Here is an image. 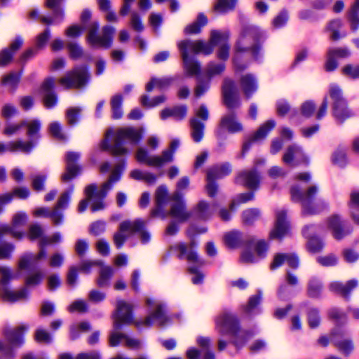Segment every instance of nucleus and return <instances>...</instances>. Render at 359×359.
I'll return each mask as SVG.
<instances>
[{
	"mask_svg": "<svg viewBox=\"0 0 359 359\" xmlns=\"http://www.w3.org/2000/svg\"><path fill=\"white\" fill-rule=\"evenodd\" d=\"M147 304L151 310L149 315L142 320H134L133 317V305L124 300H118L116 309L113 313V330L109 336V345L116 346L123 344L132 350H139L143 347V343L138 339L121 333L119 330L126 325L134 323L136 327H147L154 325H166L170 318L165 313L164 304L154 299L147 298Z\"/></svg>",
	"mask_w": 359,
	"mask_h": 359,
	"instance_id": "obj_1",
	"label": "nucleus"
},
{
	"mask_svg": "<svg viewBox=\"0 0 359 359\" xmlns=\"http://www.w3.org/2000/svg\"><path fill=\"white\" fill-rule=\"evenodd\" d=\"M311 179L309 173H299L295 176L294 182L290 187L292 200L301 203L302 213L305 215L318 214L329 207L325 198H316L319 188L316 184L308 186Z\"/></svg>",
	"mask_w": 359,
	"mask_h": 359,
	"instance_id": "obj_2",
	"label": "nucleus"
},
{
	"mask_svg": "<svg viewBox=\"0 0 359 359\" xmlns=\"http://www.w3.org/2000/svg\"><path fill=\"white\" fill-rule=\"evenodd\" d=\"M155 203L156 208L151 212L153 216L165 218L170 215L179 222H184L191 217V213L186 210L183 196L178 191L170 196L165 185H161L156 189Z\"/></svg>",
	"mask_w": 359,
	"mask_h": 359,
	"instance_id": "obj_3",
	"label": "nucleus"
},
{
	"mask_svg": "<svg viewBox=\"0 0 359 359\" xmlns=\"http://www.w3.org/2000/svg\"><path fill=\"white\" fill-rule=\"evenodd\" d=\"M259 31L254 26L242 27L236 42L234 45L233 62L236 70H242L247 67L248 63L243 61V57L249 53L255 60L262 56V48L258 43Z\"/></svg>",
	"mask_w": 359,
	"mask_h": 359,
	"instance_id": "obj_4",
	"label": "nucleus"
},
{
	"mask_svg": "<svg viewBox=\"0 0 359 359\" xmlns=\"http://www.w3.org/2000/svg\"><path fill=\"white\" fill-rule=\"evenodd\" d=\"M144 129L133 127L121 128L116 130L109 129L104 139L100 143L99 149L102 151L108 150L114 156H122L128 152L124 144L128 142L137 144L142 139Z\"/></svg>",
	"mask_w": 359,
	"mask_h": 359,
	"instance_id": "obj_5",
	"label": "nucleus"
},
{
	"mask_svg": "<svg viewBox=\"0 0 359 359\" xmlns=\"http://www.w3.org/2000/svg\"><path fill=\"white\" fill-rule=\"evenodd\" d=\"M126 162L123 161L117 164L111 170L109 181L104 183L100 188L95 184H90L85 189L86 199L82 200L78 207V210L83 212L86 210L88 203L90 204V209L93 212L103 209L105 206L103 199L107 192L111 189V183L118 181L121 172L125 169Z\"/></svg>",
	"mask_w": 359,
	"mask_h": 359,
	"instance_id": "obj_6",
	"label": "nucleus"
},
{
	"mask_svg": "<svg viewBox=\"0 0 359 359\" xmlns=\"http://www.w3.org/2000/svg\"><path fill=\"white\" fill-rule=\"evenodd\" d=\"M216 328L222 334H229L233 337V344L236 347L243 346L247 338L251 335L239 329L237 318L232 313H223L219 315L215 320Z\"/></svg>",
	"mask_w": 359,
	"mask_h": 359,
	"instance_id": "obj_7",
	"label": "nucleus"
},
{
	"mask_svg": "<svg viewBox=\"0 0 359 359\" xmlns=\"http://www.w3.org/2000/svg\"><path fill=\"white\" fill-rule=\"evenodd\" d=\"M179 145V140H172L170 147L164 150L161 155H150L147 149L139 148L136 153V159L138 162L151 167H162L165 164L173 161L174 154Z\"/></svg>",
	"mask_w": 359,
	"mask_h": 359,
	"instance_id": "obj_8",
	"label": "nucleus"
},
{
	"mask_svg": "<svg viewBox=\"0 0 359 359\" xmlns=\"http://www.w3.org/2000/svg\"><path fill=\"white\" fill-rule=\"evenodd\" d=\"M144 222L140 219L134 221H124L120 224L119 231L115 233L114 241L116 246L120 248L125 241L132 234L137 232L140 233V239L143 243L150 240V234L144 230Z\"/></svg>",
	"mask_w": 359,
	"mask_h": 359,
	"instance_id": "obj_9",
	"label": "nucleus"
},
{
	"mask_svg": "<svg viewBox=\"0 0 359 359\" xmlns=\"http://www.w3.org/2000/svg\"><path fill=\"white\" fill-rule=\"evenodd\" d=\"M99 24L97 22H93L90 25L87 36L88 43L94 47L104 48L110 47L115 33V28L110 25L104 26L102 29L101 35L97 34Z\"/></svg>",
	"mask_w": 359,
	"mask_h": 359,
	"instance_id": "obj_10",
	"label": "nucleus"
},
{
	"mask_svg": "<svg viewBox=\"0 0 359 359\" xmlns=\"http://www.w3.org/2000/svg\"><path fill=\"white\" fill-rule=\"evenodd\" d=\"M171 250L179 252L178 256L180 258H186L189 262H194L196 265L189 266V271L191 274V281L195 285L202 283L204 276L198 270V265H201L202 262L198 260L196 253L189 249L185 244L179 243L171 247Z\"/></svg>",
	"mask_w": 359,
	"mask_h": 359,
	"instance_id": "obj_11",
	"label": "nucleus"
},
{
	"mask_svg": "<svg viewBox=\"0 0 359 359\" xmlns=\"http://www.w3.org/2000/svg\"><path fill=\"white\" fill-rule=\"evenodd\" d=\"M329 94L333 101L332 110L334 117L340 121L350 117L352 113L342 96L341 88L336 84H332L330 86Z\"/></svg>",
	"mask_w": 359,
	"mask_h": 359,
	"instance_id": "obj_12",
	"label": "nucleus"
},
{
	"mask_svg": "<svg viewBox=\"0 0 359 359\" xmlns=\"http://www.w3.org/2000/svg\"><path fill=\"white\" fill-rule=\"evenodd\" d=\"M87 79V69L82 67L67 73L60 79V83L65 88H79L86 83Z\"/></svg>",
	"mask_w": 359,
	"mask_h": 359,
	"instance_id": "obj_13",
	"label": "nucleus"
},
{
	"mask_svg": "<svg viewBox=\"0 0 359 359\" xmlns=\"http://www.w3.org/2000/svg\"><path fill=\"white\" fill-rule=\"evenodd\" d=\"M229 38L228 32L212 31L210 35V44L212 47L218 46L217 57L221 60H226L229 56L230 46L227 43Z\"/></svg>",
	"mask_w": 359,
	"mask_h": 359,
	"instance_id": "obj_14",
	"label": "nucleus"
},
{
	"mask_svg": "<svg viewBox=\"0 0 359 359\" xmlns=\"http://www.w3.org/2000/svg\"><path fill=\"white\" fill-rule=\"evenodd\" d=\"M177 46L182 57H184V53L187 57H190L189 53H202L205 55H209L212 52V46L201 41H192L187 39L180 41Z\"/></svg>",
	"mask_w": 359,
	"mask_h": 359,
	"instance_id": "obj_15",
	"label": "nucleus"
},
{
	"mask_svg": "<svg viewBox=\"0 0 359 359\" xmlns=\"http://www.w3.org/2000/svg\"><path fill=\"white\" fill-rule=\"evenodd\" d=\"M254 252L250 250H245L241 257V259L244 263H254L266 256L269 250V243L265 241L259 240L252 243Z\"/></svg>",
	"mask_w": 359,
	"mask_h": 359,
	"instance_id": "obj_16",
	"label": "nucleus"
},
{
	"mask_svg": "<svg viewBox=\"0 0 359 359\" xmlns=\"http://www.w3.org/2000/svg\"><path fill=\"white\" fill-rule=\"evenodd\" d=\"M290 229L289 223L286 218V212L283 209L277 210L274 227L269 233L271 239H282Z\"/></svg>",
	"mask_w": 359,
	"mask_h": 359,
	"instance_id": "obj_17",
	"label": "nucleus"
},
{
	"mask_svg": "<svg viewBox=\"0 0 359 359\" xmlns=\"http://www.w3.org/2000/svg\"><path fill=\"white\" fill-rule=\"evenodd\" d=\"M283 162L290 166H296L302 163H307L308 159L299 147H289L283 156Z\"/></svg>",
	"mask_w": 359,
	"mask_h": 359,
	"instance_id": "obj_18",
	"label": "nucleus"
},
{
	"mask_svg": "<svg viewBox=\"0 0 359 359\" xmlns=\"http://www.w3.org/2000/svg\"><path fill=\"white\" fill-rule=\"evenodd\" d=\"M276 121L273 119L269 120L263 123L259 129L255 133L248 141H246L243 147V151H247L251 144L254 142H259L266 138L268 134L275 128Z\"/></svg>",
	"mask_w": 359,
	"mask_h": 359,
	"instance_id": "obj_19",
	"label": "nucleus"
},
{
	"mask_svg": "<svg viewBox=\"0 0 359 359\" xmlns=\"http://www.w3.org/2000/svg\"><path fill=\"white\" fill-rule=\"evenodd\" d=\"M35 145L36 142L33 141L25 142L20 140L9 142L7 144L0 142V154H3L6 152L18 151L28 154Z\"/></svg>",
	"mask_w": 359,
	"mask_h": 359,
	"instance_id": "obj_20",
	"label": "nucleus"
},
{
	"mask_svg": "<svg viewBox=\"0 0 359 359\" xmlns=\"http://www.w3.org/2000/svg\"><path fill=\"white\" fill-rule=\"evenodd\" d=\"M28 325L22 324L17 327H6L4 330V335L13 347H19L24 343V333L28 330Z\"/></svg>",
	"mask_w": 359,
	"mask_h": 359,
	"instance_id": "obj_21",
	"label": "nucleus"
},
{
	"mask_svg": "<svg viewBox=\"0 0 359 359\" xmlns=\"http://www.w3.org/2000/svg\"><path fill=\"white\" fill-rule=\"evenodd\" d=\"M27 219L25 212H19L14 215L12 220V226H8L5 224H0V236L4 233H11L15 238H21L22 233L16 231L15 229L24 225Z\"/></svg>",
	"mask_w": 359,
	"mask_h": 359,
	"instance_id": "obj_22",
	"label": "nucleus"
},
{
	"mask_svg": "<svg viewBox=\"0 0 359 359\" xmlns=\"http://www.w3.org/2000/svg\"><path fill=\"white\" fill-rule=\"evenodd\" d=\"M223 97L225 105L229 108H235L239 104V99L236 88L233 82L226 79L223 86Z\"/></svg>",
	"mask_w": 359,
	"mask_h": 359,
	"instance_id": "obj_23",
	"label": "nucleus"
},
{
	"mask_svg": "<svg viewBox=\"0 0 359 359\" xmlns=\"http://www.w3.org/2000/svg\"><path fill=\"white\" fill-rule=\"evenodd\" d=\"M62 0H46V6L52 11V17H42L41 20L46 24H57L64 18V11L62 9Z\"/></svg>",
	"mask_w": 359,
	"mask_h": 359,
	"instance_id": "obj_24",
	"label": "nucleus"
},
{
	"mask_svg": "<svg viewBox=\"0 0 359 359\" xmlns=\"http://www.w3.org/2000/svg\"><path fill=\"white\" fill-rule=\"evenodd\" d=\"M79 154L76 152L70 151L67 154V168L66 172L62 176V181H69L74 178L79 173L81 169L76 164V162L79 160Z\"/></svg>",
	"mask_w": 359,
	"mask_h": 359,
	"instance_id": "obj_25",
	"label": "nucleus"
},
{
	"mask_svg": "<svg viewBox=\"0 0 359 359\" xmlns=\"http://www.w3.org/2000/svg\"><path fill=\"white\" fill-rule=\"evenodd\" d=\"M55 81L53 78H48L44 81L41 86V93L43 94V104L48 108H52L57 104V97L52 92L55 87Z\"/></svg>",
	"mask_w": 359,
	"mask_h": 359,
	"instance_id": "obj_26",
	"label": "nucleus"
},
{
	"mask_svg": "<svg viewBox=\"0 0 359 359\" xmlns=\"http://www.w3.org/2000/svg\"><path fill=\"white\" fill-rule=\"evenodd\" d=\"M320 232V226L311 224L306 226L303 230L304 235L309 238L307 248L312 252H319L323 248V243L316 237H311L312 233Z\"/></svg>",
	"mask_w": 359,
	"mask_h": 359,
	"instance_id": "obj_27",
	"label": "nucleus"
},
{
	"mask_svg": "<svg viewBox=\"0 0 359 359\" xmlns=\"http://www.w3.org/2000/svg\"><path fill=\"white\" fill-rule=\"evenodd\" d=\"M260 181V177L255 170H246L241 172L236 178L238 184H243L251 189H255L258 187Z\"/></svg>",
	"mask_w": 359,
	"mask_h": 359,
	"instance_id": "obj_28",
	"label": "nucleus"
},
{
	"mask_svg": "<svg viewBox=\"0 0 359 359\" xmlns=\"http://www.w3.org/2000/svg\"><path fill=\"white\" fill-rule=\"evenodd\" d=\"M344 334L341 330L333 331L330 335V341L334 343L344 354L348 355L354 346L351 340L344 338Z\"/></svg>",
	"mask_w": 359,
	"mask_h": 359,
	"instance_id": "obj_29",
	"label": "nucleus"
},
{
	"mask_svg": "<svg viewBox=\"0 0 359 359\" xmlns=\"http://www.w3.org/2000/svg\"><path fill=\"white\" fill-rule=\"evenodd\" d=\"M27 297V290L26 288H22L18 290H13L7 286H0V297L8 302L13 303Z\"/></svg>",
	"mask_w": 359,
	"mask_h": 359,
	"instance_id": "obj_30",
	"label": "nucleus"
},
{
	"mask_svg": "<svg viewBox=\"0 0 359 359\" xmlns=\"http://www.w3.org/2000/svg\"><path fill=\"white\" fill-rule=\"evenodd\" d=\"M40 247V250L36 254H26L20 260L19 268L20 269H27L32 266L36 264L38 262L43 259L46 257L45 247Z\"/></svg>",
	"mask_w": 359,
	"mask_h": 359,
	"instance_id": "obj_31",
	"label": "nucleus"
},
{
	"mask_svg": "<svg viewBox=\"0 0 359 359\" xmlns=\"http://www.w3.org/2000/svg\"><path fill=\"white\" fill-rule=\"evenodd\" d=\"M284 263L291 268L296 269L299 266V259L294 254H278L274 257L271 268L272 269H277Z\"/></svg>",
	"mask_w": 359,
	"mask_h": 359,
	"instance_id": "obj_32",
	"label": "nucleus"
},
{
	"mask_svg": "<svg viewBox=\"0 0 359 359\" xmlns=\"http://www.w3.org/2000/svg\"><path fill=\"white\" fill-rule=\"evenodd\" d=\"M23 41L21 38H16L11 44L8 49L0 52V67L7 65L11 60L13 54L22 46Z\"/></svg>",
	"mask_w": 359,
	"mask_h": 359,
	"instance_id": "obj_33",
	"label": "nucleus"
},
{
	"mask_svg": "<svg viewBox=\"0 0 359 359\" xmlns=\"http://www.w3.org/2000/svg\"><path fill=\"white\" fill-rule=\"evenodd\" d=\"M187 112V109L185 106L168 107L161 111L160 117L162 120L173 118L176 121H181L186 116Z\"/></svg>",
	"mask_w": 359,
	"mask_h": 359,
	"instance_id": "obj_34",
	"label": "nucleus"
},
{
	"mask_svg": "<svg viewBox=\"0 0 359 359\" xmlns=\"http://www.w3.org/2000/svg\"><path fill=\"white\" fill-rule=\"evenodd\" d=\"M240 87L248 97L252 95L258 88L256 78L250 74L243 75L240 80Z\"/></svg>",
	"mask_w": 359,
	"mask_h": 359,
	"instance_id": "obj_35",
	"label": "nucleus"
},
{
	"mask_svg": "<svg viewBox=\"0 0 359 359\" xmlns=\"http://www.w3.org/2000/svg\"><path fill=\"white\" fill-rule=\"evenodd\" d=\"M327 226L332 231V236L335 239L340 240L348 233V232L342 228L340 218L337 215L330 217L327 220Z\"/></svg>",
	"mask_w": 359,
	"mask_h": 359,
	"instance_id": "obj_36",
	"label": "nucleus"
},
{
	"mask_svg": "<svg viewBox=\"0 0 359 359\" xmlns=\"http://www.w3.org/2000/svg\"><path fill=\"white\" fill-rule=\"evenodd\" d=\"M221 126L231 133H239L243 130V126L238 121L233 113L225 115L221 120Z\"/></svg>",
	"mask_w": 359,
	"mask_h": 359,
	"instance_id": "obj_37",
	"label": "nucleus"
},
{
	"mask_svg": "<svg viewBox=\"0 0 359 359\" xmlns=\"http://www.w3.org/2000/svg\"><path fill=\"white\" fill-rule=\"evenodd\" d=\"M183 69L184 74L187 76H196L201 72V65L199 62L192 57H187L184 53Z\"/></svg>",
	"mask_w": 359,
	"mask_h": 359,
	"instance_id": "obj_38",
	"label": "nucleus"
},
{
	"mask_svg": "<svg viewBox=\"0 0 359 359\" xmlns=\"http://www.w3.org/2000/svg\"><path fill=\"white\" fill-rule=\"evenodd\" d=\"M29 196V191L26 187H18L12 192L6 193L0 196V204H6L10 203L14 197L20 199H25Z\"/></svg>",
	"mask_w": 359,
	"mask_h": 359,
	"instance_id": "obj_39",
	"label": "nucleus"
},
{
	"mask_svg": "<svg viewBox=\"0 0 359 359\" xmlns=\"http://www.w3.org/2000/svg\"><path fill=\"white\" fill-rule=\"evenodd\" d=\"M358 285V280H351L348 281L346 285H343L339 282H333L330 284V290L333 292L339 293L344 297H347L351 291L355 288Z\"/></svg>",
	"mask_w": 359,
	"mask_h": 359,
	"instance_id": "obj_40",
	"label": "nucleus"
},
{
	"mask_svg": "<svg viewBox=\"0 0 359 359\" xmlns=\"http://www.w3.org/2000/svg\"><path fill=\"white\" fill-rule=\"evenodd\" d=\"M348 208L353 221L359 225V191L351 193Z\"/></svg>",
	"mask_w": 359,
	"mask_h": 359,
	"instance_id": "obj_41",
	"label": "nucleus"
},
{
	"mask_svg": "<svg viewBox=\"0 0 359 359\" xmlns=\"http://www.w3.org/2000/svg\"><path fill=\"white\" fill-rule=\"evenodd\" d=\"M34 215L36 217H50L52 219V221L54 224L57 225L62 223V214L54 209L52 212H50L46 208H39L34 211Z\"/></svg>",
	"mask_w": 359,
	"mask_h": 359,
	"instance_id": "obj_42",
	"label": "nucleus"
},
{
	"mask_svg": "<svg viewBox=\"0 0 359 359\" xmlns=\"http://www.w3.org/2000/svg\"><path fill=\"white\" fill-rule=\"evenodd\" d=\"M130 177L137 180H142L149 184H154L156 182L158 177L161 176L162 174L156 175L148 171H143L140 170H134L130 174Z\"/></svg>",
	"mask_w": 359,
	"mask_h": 359,
	"instance_id": "obj_43",
	"label": "nucleus"
},
{
	"mask_svg": "<svg viewBox=\"0 0 359 359\" xmlns=\"http://www.w3.org/2000/svg\"><path fill=\"white\" fill-rule=\"evenodd\" d=\"M23 126L27 128V135L31 138L39 139L40 137L39 130L41 123L39 119H29L22 121Z\"/></svg>",
	"mask_w": 359,
	"mask_h": 359,
	"instance_id": "obj_44",
	"label": "nucleus"
},
{
	"mask_svg": "<svg viewBox=\"0 0 359 359\" xmlns=\"http://www.w3.org/2000/svg\"><path fill=\"white\" fill-rule=\"evenodd\" d=\"M213 208L204 201H200L194 209V215L201 219H207L212 214Z\"/></svg>",
	"mask_w": 359,
	"mask_h": 359,
	"instance_id": "obj_45",
	"label": "nucleus"
},
{
	"mask_svg": "<svg viewBox=\"0 0 359 359\" xmlns=\"http://www.w3.org/2000/svg\"><path fill=\"white\" fill-rule=\"evenodd\" d=\"M231 166L228 163L216 165L208 172L209 180H215L224 177L231 172Z\"/></svg>",
	"mask_w": 359,
	"mask_h": 359,
	"instance_id": "obj_46",
	"label": "nucleus"
},
{
	"mask_svg": "<svg viewBox=\"0 0 359 359\" xmlns=\"http://www.w3.org/2000/svg\"><path fill=\"white\" fill-rule=\"evenodd\" d=\"M99 277L97 280V284L100 287H105L109 285V280L112 277L114 270L109 266H103L101 263Z\"/></svg>",
	"mask_w": 359,
	"mask_h": 359,
	"instance_id": "obj_47",
	"label": "nucleus"
},
{
	"mask_svg": "<svg viewBox=\"0 0 359 359\" xmlns=\"http://www.w3.org/2000/svg\"><path fill=\"white\" fill-rule=\"evenodd\" d=\"M208 22L207 18L203 14H199L196 20L193 23L187 25L184 28L186 34H196L201 32V28Z\"/></svg>",
	"mask_w": 359,
	"mask_h": 359,
	"instance_id": "obj_48",
	"label": "nucleus"
},
{
	"mask_svg": "<svg viewBox=\"0 0 359 359\" xmlns=\"http://www.w3.org/2000/svg\"><path fill=\"white\" fill-rule=\"evenodd\" d=\"M191 128V137L196 142H199L202 140L204 135V124L199 122L196 118H193L190 121Z\"/></svg>",
	"mask_w": 359,
	"mask_h": 359,
	"instance_id": "obj_49",
	"label": "nucleus"
},
{
	"mask_svg": "<svg viewBox=\"0 0 359 359\" xmlns=\"http://www.w3.org/2000/svg\"><path fill=\"white\" fill-rule=\"evenodd\" d=\"M261 300L262 294L260 293L250 297L247 305L244 307V313L248 316H252L259 313L258 306Z\"/></svg>",
	"mask_w": 359,
	"mask_h": 359,
	"instance_id": "obj_50",
	"label": "nucleus"
},
{
	"mask_svg": "<svg viewBox=\"0 0 359 359\" xmlns=\"http://www.w3.org/2000/svg\"><path fill=\"white\" fill-rule=\"evenodd\" d=\"M111 107L114 118H120L123 115V97L121 94L114 95L111 99Z\"/></svg>",
	"mask_w": 359,
	"mask_h": 359,
	"instance_id": "obj_51",
	"label": "nucleus"
},
{
	"mask_svg": "<svg viewBox=\"0 0 359 359\" xmlns=\"http://www.w3.org/2000/svg\"><path fill=\"white\" fill-rule=\"evenodd\" d=\"M171 79L170 78H153L151 81L146 86L147 91H151L153 89L163 90L168 88L171 83Z\"/></svg>",
	"mask_w": 359,
	"mask_h": 359,
	"instance_id": "obj_52",
	"label": "nucleus"
},
{
	"mask_svg": "<svg viewBox=\"0 0 359 359\" xmlns=\"http://www.w3.org/2000/svg\"><path fill=\"white\" fill-rule=\"evenodd\" d=\"M20 81V75L15 73H11L4 76L1 79V85L8 88L9 90L13 91L18 86Z\"/></svg>",
	"mask_w": 359,
	"mask_h": 359,
	"instance_id": "obj_53",
	"label": "nucleus"
},
{
	"mask_svg": "<svg viewBox=\"0 0 359 359\" xmlns=\"http://www.w3.org/2000/svg\"><path fill=\"white\" fill-rule=\"evenodd\" d=\"M225 69V65L223 62H210L206 68V74L208 79L220 75Z\"/></svg>",
	"mask_w": 359,
	"mask_h": 359,
	"instance_id": "obj_54",
	"label": "nucleus"
},
{
	"mask_svg": "<svg viewBox=\"0 0 359 359\" xmlns=\"http://www.w3.org/2000/svg\"><path fill=\"white\" fill-rule=\"evenodd\" d=\"M90 330V325L88 322H82L76 325H74L70 328V336L72 339H76L79 334L86 332Z\"/></svg>",
	"mask_w": 359,
	"mask_h": 359,
	"instance_id": "obj_55",
	"label": "nucleus"
},
{
	"mask_svg": "<svg viewBox=\"0 0 359 359\" xmlns=\"http://www.w3.org/2000/svg\"><path fill=\"white\" fill-rule=\"evenodd\" d=\"M349 19L351 29L353 30L357 29L359 26V0H356L353 5L350 12Z\"/></svg>",
	"mask_w": 359,
	"mask_h": 359,
	"instance_id": "obj_56",
	"label": "nucleus"
},
{
	"mask_svg": "<svg viewBox=\"0 0 359 359\" xmlns=\"http://www.w3.org/2000/svg\"><path fill=\"white\" fill-rule=\"evenodd\" d=\"M237 0H217L215 8L219 13H226L232 10Z\"/></svg>",
	"mask_w": 359,
	"mask_h": 359,
	"instance_id": "obj_57",
	"label": "nucleus"
},
{
	"mask_svg": "<svg viewBox=\"0 0 359 359\" xmlns=\"http://www.w3.org/2000/svg\"><path fill=\"white\" fill-rule=\"evenodd\" d=\"M62 241V236L60 233L57 232L50 236H46L39 241V246L46 247L48 245H54L60 243Z\"/></svg>",
	"mask_w": 359,
	"mask_h": 359,
	"instance_id": "obj_58",
	"label": "nucleus"
},
{
	"mask_svg": "<svg viewBox=\"0 0 359 359\" xmlns=\"http://www.w3.org/2000/svg\"><path fill=\"white\" fill-rule=\"evenodd\" d=\"M15 275L10 268L7 266H0V286H6V285L13 278Z\"/></svg>",
	"mask_w": 359,
	"mask_h": 359,
	"instance_id": "obj_59",
	"label": "nucleus"
},
{
	"mask_svg": "<svg viewBox=\"0 0 359 359\" xmlns=\"http://www.w3.org/2000/svg\"><path fill=\"white\" fill-rule=\"evenodd\" d=\"M44 278L43 272L40 271L30 273L26 278L25 283L28 287H34L41 283Z\"/></svg>",
	"mask_w": 359,
	"mask_h": 359,
	"instance_id": "obj_60",
	"label": "nucleus"
},
{
	"mask_svg": "<svg viewBox=\"0 0 359 359\" xmlns=\"http://www.w3.org/2000/svg\"><path fill=\"white\" fill-rule=\"evenodd\" d=\"M322 286L317 278L310 280L308 286V294L311 297H318L321 292Z\"/></svg>",
	"mask_w": 359,
	"mask_h": 359,
	"instance_id": "obj_61",
	"label": "nucleus"
},
{
	"mask_svg": "<svg viewBox=\"0 0 359 359\" xmlns=\"http://www.w3.org/2000/svg\"><path fill=\"white\" fill-rule=\"evenodd\" d=\"M260 213L257 209L246 210L243 212V221L246 224H251L259 218Z\"/></svg>",
	"mask_w": 359,
	"mask_h": 359,
	"instance_id": "obj_62",
	"label": "nucleus"
},
{
	"mask_svg": "<svg viewBox=\"0 0 359 359\" xmlns=\"http://www.w3.org/2000/svg\"><path fill=\"white\" fill-rule=\"evenodd\" d=\"M166 100V97L165 95H160L153 98L149 100L148 97L144 95L141 97V104L147 107H154L162 103H163Z\"/></svg>",
	"mask_w": 359,
	"mask_h": 359,
	"instance_id": "obj_63",
	"label": "nucleus"
},
{
	"mask_svg": "<svg viewBox=\"0 0 359 359\" xmlns=\"http://www.w3.org/2000/svg\"><path fill=\"white\" fill-rule=\"evenodd\" d=\"M342 74L352 79L359 78V65H348L342 68Z\"/></svg>",
	"mask_w": 359,
	"mask_h": 359,
	"instance_id": "obj_64",
	"label": "nucleus"
}]
</instances>
